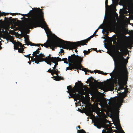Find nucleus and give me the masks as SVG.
I'll return each mask as SVG.
<instances>
[{
  "mask_svg": "<svg viewBox=\"0 0 133 133\" xmlns=\"http://www.w3.org/2000/svg\"><path fill=\"white\" fill-rule=\"evenodd\" d=\"M43 10L39 8H34L33 11L34 14L31 18V22L26 23L23 27V30L28 31L33 27H41L44 28L46 27L47 25L44 18V13L42 11Z\"/></svg>",
  "mask_w": 133,
  "mask_h": 133,
  "instance_id": "obj_1",
  "label": "nucleus"
},
{
  "mask_svg": "<svg viewBox=\"0 0 133 133\" xmlns=\"http://www.w3.org/2000/svg\"><path fill=\"white\" fill-rule=\"evenodd\" d=\"M118 56L116 57L117 66L116 70L117 73H125L127 75L129 73L127 68V64L128 61L124 58L123 53L118 50Z\"/></svg>",
  "mask_w": 133,
  "mask_h": 133,
  "instance_id": "obj_2",
  "label": "nucleus"
},
{
  "mask_svg": "<svg viewBox=\"0 0 133 133\" xmlns=\"http://www.w3.org/2000/svg\"><path fill=\"white\" fill-rule=\"evenodd\" d=\"M83 57H81L75 54L71 55V56L68 57V62L73 64L69 63V66L66 68V70H72L74 69L80 70L82 67L81 65L82 62L83 61Z\"/></svg>",
  "mask_w": 133,
  "mask_h": 133,
  "instance_id": "obj_3",
  "label": "nucleus"
},
{
  "mask_svg": "<svg viewBox=\"0 0 133 133\" xmlns=\"http://www.w3.org/2000/svg\"><path fill=\"white\" fill-rule=\"evenodd\" d=\"M50 37L52 40L49 41L47 43H44V46L46 48L52 49V50H54V48L57 46L61 47L63 41H64L58 37L55 34L51 35Z\"/></svg>",
  "mask_w": 133,
  "mask_h": 133,
  "instance_id": "obj_4",
  "label": "nucleus"
},
{
  "mask_svg": "<svg viewBox=\"0 0 133 133\" xmlns=\"http://www.w3.org/2000/svg\"><path fill=\"white\" fill-rule=\"evenodd\" d=\"M67 89L68 90V93L71 97L74 98L75 101H77V100L80 101L81 102H82L83 99L84 97V96H81L79 93H76V92H79V85L74 86L72 88L71 86L69 85L67 87Z\"/></svg>",
  "mask_w": 133,
  "mask_h": 133,
  "instance_id": "obj_5",
  "label": "nucleus"
},
{
  "mask_svg": "<svg viewBox=\"0 0 133 133\" xmlns=\"http://www.w3.org/2000/svg\"><path fill=\"white\" fill-rule=\"evenodd\" d=\"M128 74L127 75L125 73H117V77L118 81V84L121 90L125 89L124 86L127 83Z\"/></svg>",
  "mask_w": 133,
  "mask_h": 133,
  "instance_id": "obj_6",
  "label": "nucleus"
},
{
  "mask_svg": "<svg viewBox=\"0 0 133 133\" xmlns=\"http://www.w3.org/2000/svg\"><path fill=\"white\" fill-rule=\"evenodd\" d=\"M65 42L63 41L61 47L63 49H65L69 50H73V49H75V51L76 52H77V47L79 46H75L72 44H74V42H68L67 41H64Z\"/></svg>",
  "mask_w": 133,
  "mask_h": 133,
  "instance_id": "obj_7",
  "label": "nucleus"
},
{
  "mask_svg": "<svg viewBox=\"0 0 133 133\" xmlns=\"http://www.w3.org/2000/svg\"><path fill=\"white\" fill-rule=\"evenodd\" d=\"M124 89V92L120 93L119 96L117 100L118 102L119 103L122 102L123 99L124 97L127 96V94L129 92L127 87H126V88Z\"/></svg>",
  "mask_w": 133,
  "mask_h": 133,
  "instance_id": "obj_8",
  "label": "nucleus"
},
{
  "mask_svg": "<svg viewBox=\"0 0 133 133\" xmlns=\"http://www.w3.org/2000/svg\"><path fill=\"white\" fill-rule=\"evenodd\" d=\"M91 38L90 37H88V38L83 40L79 41L76 42H75L73 43L74 44L72 45H74L75 47L76 46H80L81 45H86V43H87L88 41L90 40Z\"/></svg>",
  "mask_w": 133,
  "mask_h": 133,
  "instance_id": "obj_9",
  "label": "nucleus"
},
{
  "mask_svg": "<svg viewBox=\"0 0 133 133\" xmlns=\"http://www.w3.org/2000/svg\"><path fill=\"white\" fill-rule=\"evenodd\" d=\"M45 61H47V64H49L51 65V62H52V63H55V65H54V66L56 67V65H58V61H57L56 57H52L51 58H46L44 59Z\"/></svg>",
  "mask_w": 133,
  "mask_h": 133,
  "instance_id": "obj_10",
  "label": "nucleus"
},
{
  "mask_svg": "<svg viewBox=\"0 0 133 133\" xmlns=\"http://www.w3.org/2000/svg\"><path fill=\"white\" fill-rule=\"evenodd\" d=\"M119 1L120 5L127 3L130 7H133V0H119Z\"/></svg>",
  "mask_w": 133,
  "mask_h": 133,
  "instance_id": "obj_11",
  "label": "nucleus"
},
{
  "mask_svg": "<svg viewBox=\"0 0 133 133\" xmlns=\"http://www.w3.org/2000/svg\"><path fill=\"white\" fill-rule=\"evenodd\" d=\"M128 46V45L127 44L123 42L120 46V48L118 49V50H120L122 51H124L125 50L127 49Z\"/></svg>",
  "mask_w": 133,
  "mask_h": 133,
  "instance_id": "obj_12",
  "label": "nucleus"
},
{
  "mask_svg": "<svg viewBox=\"0 0 133 133\" xmlns=\"http://www.w3.org/2000/svg\"><path fill=\"white\" fill-rule=\"evenodd\" d=\"M24 47L20 42L17 41L14 44V48L15 49L17 50L19 48V47Z\"/></svg>",
  "mask_w": 133,
  "mask_h": 133,
  "instance_id": "obj_13",
  "label": "nucleus"
},
{
  "mask_svg": "<svg viewBox=\"0 0 133 133\" xmlns=\"http://www.w3.org/2000/svg\"><path fill=\"white\" fill-rule=\"evenodd\" d=\"M54 77L55 78L54 80L56 81H59L61 80H63L64 79L63 77L58 76V75H57L56 76H54Z\"/></svg>",
  "mask_w": 133,
  "mask_h": 133,
  "instance_id": "obj_14",
  "label": "nucleus"
},
{
  "mask_svg": "<svg viewBox=\"0 0 133 133\" xmlns=\"http://www.w3.org/2000/svg\"><path fill=\"white\" fill-rule=\"evenodd\" d=\"M45 56L43 54L41 53L38 55L37 58H38L39 59H41L42 61H43L42 58H42V57H43L45 58Z\"/></svg>",
  "mask_w": 133,
  "mask_h": 133,
  "instance_id": "obj_15",
  "label": "nucleus"
},
{
  "mask_svg": "<svg viewBox=\"0 0 133 133\" xmlns=\"http://www.w3.org/2000/svg\"><path fill=\"white\" fill-rule=\"evenodd\" d=\"M30 45L31 46H39V44H35L32 43L31 42H28L27 44V45Z\"/></svg>",
  "mask_w": 133,
  "mask_h": 133,
  "instance_id": "obj_16",
  "label": "nucleus"
},
{
  "mask_svg": "<svg viewBox=\"0 0 133 133\" xmlns=\"http://www.w3.org/2000/svg\"><path fill=\"white\" fill-rule=\"evenodd\" d=\"M107 131H105V133H112L113 132V130L111 129H109L108 128V127L107 129Z\"/></svg>",
  "mask_w": 133,
  "mask_h": 133,
  "instance_id": "obj_17",
  "label": "nucleus"
},
{
  "mask_svg": "<svg viewBox=\"0 0 133 133\" xmlns=\"http://www.w3.org/2000/svg\"><path fill=\"white\" fill-rule=\"evenodd\" d=\"M39 51L37 50L33 52V56L34 57H36L37 58L38 55H37V54H39Z\"/></svg>",
  "mask_w": 133,
  "mask_h": 133,
  "instance_id": "obj_18",
  "label": "nucleus"
},
{
  "mask_svg": "<svg viewBox=\"0 0 133 133\" xmlns=\"http://www.w3.org/2000/svg\"><path fill=\"white\" fill-rule=\"evenodd\" d=\"M34 59L35 63L37 64L39 63L40 61L41 62L42 61L41 59H39L38 58H37V57Z\"/></svg>",
  "mask_w": 133,
  "mask_h": 133,
  "instance_id": "obj_19",
  "label": "nucleus"
},
{
  "mask_svg": "<svg viewBox=\"0 0 133 133\" xmlns=\"http://www.w3.org/2000/svg\"><path fill=\"white\" fill-rule=\"evenodd\" d=\"M20 48H19L18 49H17L18 50V52L20 53H22L23 52H24L23 51L24 49V47Z\"/></svg>",
  "mask_w": 133,
  "mask_h": 133,
  "instance_id": "obj_20",
  "label": "nucleus"
},
{
  "mask_svg": "<svg viewBox=\"0 0 133 133\" xmlns=\"http://www.w3.org/2000/svg\"><path fill=\"white\" fill-rule=\"evenodd\" d=\"M114 24L112 22L110 23L108 25V27L109 29H111L114 28Z\"/></svg>",
  "mask_w": 133,
  "mask_h": 133,
  "instance_id": "obj_21",
  "label": "nucleus"
},
{
  "mask_svg": "<svg viewBox=\"0 0 133 133\" xmlns=\"http://www.w3.org/2000/svg\"><path fill=\"white\" fill-rule=\"evenodd\" d=\"M25 42L26 43L27 45L28 42H30L29 41V36L27 34L26 35V37L25 38Z\"/></svg>",
  "mask_w": 133,
  "mask_h": 133,
  "instance_id": "obj_22",
  "label": "nucleus"
},
{
  "mask_svg": "<svg viewBox=\"0 0 133 133\" xmlns=\"http://www.w3.org/2000/svg\"><path fill=\"white\" fill-rule=\"evenodd\" d=\"M94 125L98 128L100 129L101 127V125L98 123H94Z\"/></svg>",
  "mask_w": 133,
  "mask_h": 133,
  "instance_id": "obj_23",
  "label": "nucleus"
},
{
  "mask_svg": "<svg viewBox=\"0 0 133 133\" xmlns=\"http://www.w3.org/2000/svg\"><path fill=\"white\" fill-rule=\"evenodd\" d=\"M94 71L95 74H96L97 73L98 74H103V71L97 70H94Z\"/></svg>",
  "mask_w": 133,
  "mask_h": 133,
  "instance_id": "obj_24",
  "label": "nucleus"
},
{
  "mask_svg": "<svg viewBox=\"0 0 133 133\" xmlns=\"http://www.w3.org/2000/svg\"><path fill=\"white\" fill-rule=\"evenodd\" d=\"M90 50H91V49H88V51L84 50L83 52L84 55H87L90 52Z\"/></svg>",
  "mask_w": 133,
  "mask_h": 133,
  "instance_id": "obj_25",
  "label": "nucleus"
},
{
  "mask_svg": "<svg viewBox=\"0 0 133 133\" xmlns=\"http://www.w3.org/2000/svg\"><path fill=\"white\" fill-rule=\"evenodd\" d=\"M53 71L55 72H56V71L55 70H51L50 69H49L47 71V72H49L50 73L51 75H53L54 74H53Z\"/></svg>",
  "mask_w": 133,
  "mask_h": 133,
  "instance_id": "obj_26",
  "label": "nucleus"
},
{
  "mask_svg": "<svg viewBox=\"0 0 133 133\" xmlns=\"http://www.w3.org/2000/svg\"><path fill=\"white\" fill-rule=\"evenodd\" d=\"M115 132L116 133H125L124 131L122 129L121 131L119 130L117 131L116 130H115Z\"/></svg>",
  "mask_w": 133,
  "mask_h": 133,
  "instance_id": "obj_27",
  "label": "nucleus"
},
{
  "mask_svg": "<svg viewBox=\"0 0 133 133\" xmlns=\"http://www.w3.org/2000/svg\"><path fill=\"white\" fill-rule=\"evenodd\" d=\"M62 61L64 62V63L67 64L68 62V59L66 58H63L62 59Z\"/></svg>",
  "mask_w": 133,
  "mask_h": 133,
  "instance_id": "obj_28",
  "label": "nucleus"
},
{
  "mask_svg": "<svg viewBox=\"0 0 133 133\" xmlns=\"http://www.w3.org/2000/svg\"><path fill=\"white\" fill-rule=\"evenodd\" d=\"M50 54L49 56H48L47 57H46L45 58H42V59H43V61H44L46 63H47V61H45V60L44 59L45 58H51L52 57H50Z\"/></svg>",
  "mask_w": 133,
  "mask_h": 133,
  "instance_id": "obj_29",
  "label": "nucleus"
},
{
  "mask_svg": "<svg viewBox=\"0 0 133 133\" xmlns=\"http://www.w3.org/2000/svg\"><path fill=\"white\" fill-rule=\"evenodd\" d=\"M82 68H83V67ZM81 70H82L84 71L85 72H89V70H88L86 68H83L82 69H81Z\"/></svg>",
  "mask_w": 133,
  "mask_h": 133,
  "instance_id": "obj_30",
  "label": "nucleus"
},
{
  "mask_svg": "<svg viewBox=\"0 0 133 133\" xmlns=\"http://www.w3.org/2000/svg\"><path fill=\"white\" fill-rule=\"evenodd\" d=\"M94 79V78L92 77H90L88 79V81L89 82H90L92 81Z\"/></svg>",
  "mask_w": 133,
  "mask_h": 133,
  "instance_id": "obj_31",
  "label": "nucleus"
},
{
  "mask_svg": "<svg viewBox=\"0 0 133 133\" xmlns=\"http://www.w3.org/2000/svg\"><path fill=\"white\" fill-rule=\"evenodd\" d=\"M55 70L56 71V72H55L53 71V74H56V75H57V74H58V70L57 69H55V70Z\"/></svg>",
  "mask_w": 133,
  "mask_h": 133,
  "instance_id": "obj_32",
  "label": "nucleus"
},
{
  "mask_svg": "<svg viewBox=\"0 0 133 133\" xmlns=\"http://www.w3.org/2000/svg\"><path fill=\"white\" fill-rule=\"evenodd\" d=\"M56 58L57 59V61H58H58H62V59H61V58H59V57H57V58L56 57Z\"/></svg>",
  "mask_w": 133,
  "mask_h": 133,
  "instance_id": "obj_33",
  "label": "nucleus"
},
{
  "mask_svg": "<svg viewBox=\"0 0 133 133\" xmlns=\"http://www.w3.org/2000/svg\"><path fill=\"white\" fill-rule=\"evenodd\" d=\"M112 3L114 5H116L117 4V2L116 0H113Z\"/></svg>",
  "mask_w": 133,
  "mask_h": 133,
  "instance_id": "obj_34",
  "label": "nucleus"
},
{
  "mask_svg": "<svg viewBox=\"0 0 133 133\" xmlns=\"http://www.w3.org/2000/svg\"><path fill=\"white\" fill-rule=\"evenodd\" d=\"M30 54H29V55H24V56L25 57H28L29 58V59H30V57H31L32 58H34L33 57L32 58V57L30 56Z\"/></svg>",
  "mask_w": 133,
  "mask_h": 133,
  "instance_id": "obj_35",
  "label": "nucleus"
},
{
  "mask_svg": "<svg viewBox=\"0 0 133 133\" xmlns=\"http://www.w3.org/2000/svg\"><path fill=\"white\" fill-rule=\"evenodd\" d=\"M108 0H105V7H106L107 6H108Z\"/></svg>",
  "mask_w": 133,
  "mask_h": 133,
  "instance_id": "obj_36",
  "label": "nucleus"
},
{
  "mask_svg": "<svg viewBox=\"0 0 133 133\" xmlns=\"http://www.w3.org/2000/svg\"><path fill=\"white\" fill-rule=\"evenodd\" d=\"M5 13L4 12H0V16H3V15H5Z\"/></svg>",
  "mask_w": 133,
  "mask_h": 133,
  "instance_id": "obj_37",
  "label": "nucleus"
},
{
  "mask_svg": "<svg viewBox=\"0 0 133 133\" xmlns=\"http://www.w3.org/2000/svg\"><path fill=\"white\" fill-rule=\"evenodd\" d=\"M98 85L99 86H102V84L101 82H99L98 83Z\"/></svg>",
  "mask_w": 133,
  "mask_h": 133,
  "instance_id": "obj_38",
  "label": "nucleus"
},
{
  "mask_svg": "<svg viewBox=\"0 0 133 133\" xmlns=\"http://www.w3.org/2000/svg\"><path fill=\"white\" fill-rule=\"evenodd\" d=\"M100 28V26L99 27V28H98L97 30H95V32H94V33H95V34L96 33V32L97 31H98V29L99 28Z\"/></svg>",
  "mask_w": 133,
  "mask_h": 133,
  "instance_id": "obj_39",
  "label": "nucleus"
},
{
  "mask_svg": "<svg viewBox=\"0 0 133 133\" xmlns=\"http://www.w3.org/2000/svg\"><path fill=\"white\" fill-rule=\"evenodd\" d=\"M18 13H13L12 14V15H18Z\"/></svg>",
  "mask_w": 133,
  "mask_h": 133,
  "instance_id": "obj_40",
  "label": "nucleus"
},
{
  "mask_svg": "<svg viewBox=\"0 0 133 133\" xmlns=\"http://www.w3.org/2000/svg\"><path fill=\"white\" fill-rule=\"evenodd\" d=\"M93 49L96 52H98V51H97V49L96 48H94Z\"/></svg>",
  "mask_w": 133,
  "mask_h": 133,
  "instance_id": "obj_41",
  "label": "nucleus"
},
{
  "mask_svg": "<svg viewBox=\"0 0 133 133\" xmlns=\"http://www.w3.org/2000/svg\"><path fill=\"white\" fill-rule=\"evenodd\" d=\"M95 35V33H94L93 34V35H92L91 36H90V37L91 38H93V37H94V35Z\"/></svg>",
  "mask_w": 133,
  "mask_h": 133,
  "instance_id": "obj_42",
  "label": "nucleus"
},
{
  "mask_svg": "<svg viewBox=\"0 0 133 133\" xmlns=\"http://www.w3.org/2000/svg\"><path fill=\"white\" fill-rule=\"evenodd\" d=\"M29 13L28 14H25L24 15L26 17H28L29 16Z\"/></svg>",
  "mask_w": 133,
  "mask_h": 133,
  "instance_id": "obj_43",
  "label": "nucleus"
},
{
  "mask_svg": "<svg viewBox=\"0 0 133 133\" xmlns=\"http://www.w3.org/2000/svg\"><path fill=\"white\" fill-rule=\"evenodd\" d=\"M89 72L91 73H93V71H91L90 70H89Z\"/></svg>",
  "mask_w": 133,
  "mask_h": 133,
  "instance_id": "obj_44",
  "label": "nucleus"
},
{
  "mask_svg": "<svg viewBox=\"0 0 133 133\" xmlns=\"http://www.w3.org/2000/svg\"><path fill=\"white\" fill-rule=\"evenodd\" d=\"M40 45H41L42 47H43V46H44V44H39V46Z\"/></svg>",
  "mask_w": 133,
  "mask_h": 133,
  "instance_id": "obj_45",
  "label": "nucleus"
},
{
  "mask_svg": "<svg viewBox=\"0 0 133 133\" xmlns=\"http://www.w3.org/2000/svg\"><path fill=\"white\" fill-rule=\"evenodd\" d=\"M9 20H12V18L11 17H10L9 18Z\"/></svg>",
  "mask_w": 133,
  "mask_h": 133,
  "instance_id": "obj_46",
  "label": "nucleus"
},
{
  "mask_svg": "<svg viewBox=\"0 0 133 133\" xmlns=\"http://www.w3.org/2000/svg\"><path fill=\"white\" fill-rule=\"evenodd\" d=\"M61 49V52L62 53L63 52V49Z\"/></svg>",
  "mask_w": 133,
  "mask_h": 133,
  "instance_id": "obj_47",
  "label": "nucleus"
},
{
  "mask_svg": "<svg viewBox=\"0 0 133 133\" xmlns=\"http://www.w3.org/2000/svg\"><path fill=\"white\" fill-rule=\"evenodd\" d=\"M107 74V73H105L103 72V74H102V75H106Z\"/></svg>",
  "mask_w": 133,
  "mask_h": 133,
  "instance_id": "obj_48",
  "label": "nucleus"
},
{
  "mask_svg": "<svg viewBox=\"0 0 133 133\" xmlns=\"http://www.w3.org/2000/svg\"><path fill=\"white\" fill-rule=\"evenodd\" d=\"M56 67L54 66V67L53 68V69L52 70H55Z\"/></svg>",
  "mask_w": 133,
  "mask_h": 133,
  "instance_id": "obj_49",
  "label": "nucleus"
},
{
  "mask_svg": "<svg viewBox=\"0 0 133 133\" xmlns=\"http://www.w3.org/2000/svg\"><path fill=\"white\" fill-rule=\"evenodd\" d=\"M41 49V48L39 47L38 48V49L37 50L38 51H39V50Z\"/></svg>",
  "mask_w": 133,
  "mask_h": 133,
  "instance_id": "obj_50",
  "label": "nucleus"
},
{
  "mask_svg": "<svg viewBox=\"0 0 133 133\" xmlns=\"http://www.w3.org/2000/svg\"><path fill=\"white\" fill-rule=\"evenodd\" d=\"M46 34H47V37H48V38H49V35H48L47 34V32H46Z\"/></svg>",
  "mask_w": 133,
  "mask_h": 133,
  "instance_id": "obj_51",
  "label": "nucleus"
},
{
  "mask_svg": "<svg viewBox=\"0 0 133 133\" xmlns=\"http://www.w3.org/2000/svg\"><path fill=\"white\" fill-rule=\"evenodd\" d=\"M1 45H0V50L1 49H2V47L1 46Z\"/></svg>",
  "mask_w": 133,
  "mask_h": 133,
  "instance_id": "obj_52",
  "label": "nucleus"
},
{
  "mask_svg": "<svg viewBox=\"0 0 133 133\" xmlns=\"http://www.w3.org/2000/svg\"><path fill=\"white\" fill-rule=\"evenodd\" d=\"M78 128H79V129H80V126H79V125L78 126Z\"/></svg>",
  "mask_w": 133,
  "mask_h": 133,
  "instance_id": "obj_53",
  "label": "nucleus"
},
{
  "mask_svg": "<svg viewBox=\"0 0 133 133\" xmlns=\"http://www.w3.org/2000/svg\"><path fill=\"white\" fill-rule=\"evenodd\" d=\"M25 19L27 20H28V18H25Z\"/></svg>",
  "mask_w": 133,
  "mask_h": 133,
  "instance_id": "obj_54",
  "label": "nucleus"
},
{
  "mask_svg": "<svg viewBox=\"0 0 133 133\" xmlns=\"http://www.w3.org/2000/svg\"><path fill=\"white\" fill-rule=\"evenodd\" d=\"M0 45H2V44L1 43V41H0Z\"/></svg>",
  "mask_w": 133,
  "mask_h": 133,
  "instance_id": "obj_55",
  "label": "nucleus"
},
{
  "mask_svg": "<svg viewBox=\"0 0 133 133\" xmlns=\"http://www.w3.org/2000/svg\"><path fill=\"white\" fill-rule=\"evenodd\" d=\"M87 72H85V75L88 74L87 73Z\"/></svg>",
  "mask_w": 133,
  "mask_h": 133,
  "instance_id": "obj_56",
  "label": "nucleus"
},
{
  "mask_svg": "<svg viewBox=\"0 0 133 133\" xmlns=\"http://www.w3.org/2000/svg\"><path fill=\"white\" fill-rule=\"evenodd\" d=\"M129 56L127 57V59H129Z\"/></svg>",
  "mask_w": 133,
  "mask_h": 133,
  "instance_id": "obj_57",
  "label": "nucleus"
},
{
  "mask_svg": "<svg viewBox=\"0 0 133 133\" xmlns=\"http://www.w3.org/2000/svg\"><path fill=\"white\" fill-rule=\"evenodd\" d=\"M28 63H29V64H30V63H31V62H30H30H28Z\"/></svg>",
  "mask_w": 133,
  "mask_h": 133,
  "instance_id": "obj_58",
  "label": "nucleus"
},
{
  "mask_svg": "<svg viewBox=\"0 0 133 133\" xmlns=\"http://www.w3.org/2000/svg\"><path fill=\"white\" fill-rule=\"evenodd\" d=\"M81 85H83V84L82 83H81Z\"/></svg>",
  "mask_w": 133,
  "mask_h": 133,
  "instance_id": "obj_59",
  "label": "nucleus"
},
{
  "mask_svg": "<svg viewBox=\"0 0 133 133\" xmlns=\"http://www.w3.org/2000/svg\"><path fill=\"white\" fill-rule=\"evenodd\" d=\"M101 52V51L100 50H99L98 51V52Z\"/></svg>",
  "mask_w": 133,
  "mask_h": 133,
  "instance_id": "obj_60",
  "label": "nucleus"
},
{
  "mask_svg": "<svg viewBox=\"0 0 133 133\" xmlns=\"http://www.w3.org/2000/svg\"><path fill=\"white\" fill-rule=\"evenodd\" d=\"M117 116V117H118V116ZM118 118V117H117L116 118V119H117V120H118V118Z\"/></svg>",
  "mask_w": 133,
  "mask_h": 133,
  "instance_id": "obj_61",
  "label": "nucleus"
},
{
  "mask_svg": "<svg viewBox=\"0 0 133 133\" xmlns=\"http://www.w3.org/2000/svg\"><path fill=\"white\" fill-rule=\"evenodd\" d=\"M21 15H22V16H23L24 15H22V14H21Z\"/></svg>",
  "mask_w": 133,
  "mask_h": 133,
  "instance_id": "obj_62",
  "label": "nucleus"
},
{
  "mask_svg": "<svg viewBox=\"0 0 133 133\" xmlns=\"http://www.w3.org/2000/svg\"><path fill=\"white\" fill-rule=\"evenodd\" d=\"M32 11V10H31L30 11V12Z\"/></svg>",
  "mask_w": 133,
  "mask_h": 133,
  "instance_id": "obj_63",
  "label": "nucleus"
},
{
  "mask_svg": "<svg viewBox=\"0 0 133 133\" xmlns=\"http://www.w3.org/2000/svg\"><path fill=\"white\" fill-rule=\"evenodd\" d=\"M9 36L10 37H12V36H11V35H9Z\"/></svg>",
  "mask_w": 133,
  "mask_h": 133,
  "instance_id": "obj_64",
  "label": "nucleus"
}]
</instances>
